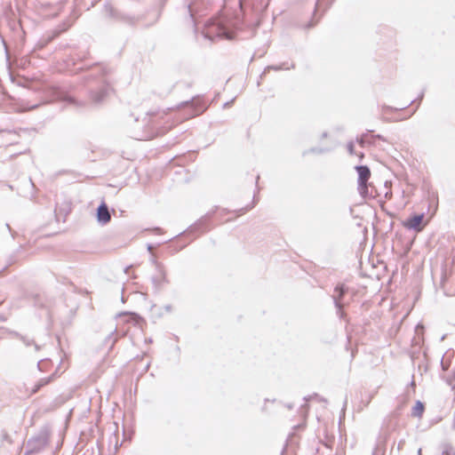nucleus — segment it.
<instances>
[{
  "label": "nucleus",
  "instance_id": "nucleus-1",
  "mask_svg": "<svg viewBox=\"0 0 455 455\" xmlns=\"http://www.w3.org/2000/svg\"><path fill=\"white\" fill-rule=\"evenodd\" d=\"M403 225L408 229L419 232L427 225V221L425 220V215L423 213L413 215L408 218L406 220H404Z\"/></svg>",
  "mask_w": 455,
  "mask_h": 455
},
{
  "label": "nucleus",
  "instance_id": "nucleus-2",
  "mask_svg": "<svg viewBox=\"0 0 455 455\" xmlns=\"http://www.w3.org/2000/svg\"><path fill=\"white\" fill-rule=\"evenodd\" d=\"M359 189L363 194L367 190L366 182L371 176L370 170L366 166H357Z\"/></svg>",
  "mask_w": 455,
  "mask_h": 455
},
{
  "label": "nucleus",
  "instance_id": "nucleus-3",
  "mask_svg": "<svg viewBox=\"0 0 455 455\" xmlns=\"http://www.w3.org/2000/svg\"><path fill=\"white\" fill-rule=\"evenodd\" d=\"M111 220V215L108 212V209L105 204H102L99 206L97 211V220L99 223L105 225L108 223Z\"/></svg>",
  "mask_w": 455,
  "mask_h": 455
},
{
  "label": "nucleus",
  "instance_id": "nucleus-4",
  "mask_svg": "<svg viewBox=\"0 0 455 455\" xmlns=\"http://www.w3.org/2000/svg\"><path fill=\"white\" fill-rule=\"evenodd\" d=\"M215 27H216L218 36L224 37L226 39H232L233 38L231 33L228 30V27L227 25H225V24H222V23H218L216 25H213L212 28L208 33L212 32V29Z\"/></svg>",
  "mask_w": 455,
  "mask_h": 455
},
{
  "label": "nucleus",
  "instance_id": "nucleus-5",
  "mask_svg": "<svg viewBox=\"0 0 455 455\" xmlns=\"http://www.w3.org/2000/svg\"><path fill=\"white\" fill-rule=\"evenodd\" d=\"M425 407L424 404L418 401L412 408L411 415L413 417L420 418L424 412Z\"/></svg>",
  "mask_w": 455,
  "mask_h": 455
},
{
  "label": "nucleus",
  "instance_id": "nucleus-6",
  "mask_svg": "<svg viewBox=\"0 0 455 455\" xmlns=\"http://www.w3.org/2000/svg\"><path fill=\"white\" fill-rule=\"evenodd\" d=\"M128 316H129L131 319L134 320L136 323H138L139 316H137L136 315H134V314H130V315H128Z\"/></svg>",
  "mask_w": 455,
  "mask_h": 455
}]
</instances>
